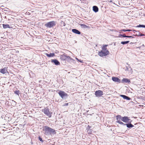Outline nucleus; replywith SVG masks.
Wrapping results in <instances>:
<instances>
[{"instance_id": "6ab92c4d", "label": "nucleus", "mask_w": 145, "mask_h": 145, "mask_svg": "<svg viewBox=\"0 0 145 145\" xmlns=\"http://www.w3.org/2000/svg\"><path fill=\"white\" fill-rule=\"evenodd\" d=\"M3 27L4 29H6L7 28H10V26L8 24H3Z\"/></svg>"}, {"instance_id": "f257e3e1", "label": "nucleus", "mask_w": 145, "mask_h": 145, "mask_svg": "<svg viewBox=\"0 0 145 145\" xmlns=\"http://www.w3.org/2000/svg\"><path fill=\"white\" fill-rule=\"evenodd\" d=\"M44 133L46 135H54L56 133V131L49 127L46 126H44L42 129Z\"/></svg>"}, {"instance_id": "58836bf2", "label": "nucleus", "mask_w": 145, "mask_h": 145, "mask_svg": "<svg viewBox=\"0 0 145 145\" xmlns=\"http://www.w3.org/2000/svg\"><path fill=\"white\" fill-rule=\"evenodd\" d=\"M143 46V47H144V44H143L142 46Z\"/></svg>"}, {"instance_id": "a211bd4d", "label": "nucleus", "mask_w": 145, "mask_h": 145, "mask_svg": "<svg viewBox=\"0 0 145 145\" xmlns=\"http://www.w3.org/2000/svg\"><path fill=\"white\" fill-rule=\"evenodd\" d=\"M93 11L95 12H97L99 10L98 7L95 6H94L93 7Z\"/></svg>"}, {"instance_id": "cd10ccee", "label": "nucleus", "mask_w": 145, "mask_h": 145, "mask_svg": "<svg viewBox=\"0 0 145 145\" xmlns=\"http://www.w3.org/2000/svg\"><path fill=\"white\" fill-rule=\"evenodd\" d=\"M20 91L19 90L16 91H14V93L15 94L19 95Z\"/></svg>"}, {"instance_id": "a878e982", "label": "nucleus", "mask_w": 145, "mask_h": 145, "mask_svg": "<svg viewBox=\"0 0 145 145\" xmlns=\"http://www.w3.org/2000/svg\"><path fill=\"white\" fill-rule=\"evenodd\" d=\"M121 31H124V32H126V31H132V30H131V29H123L121 30Z\"/></svg>"}, {"instance_id": "4468645a", "label": "nucleus", "mask_w": 145, "mask_h": 145, "mask_svg": "<svg viewBox=\"0 0 145 145\" xmlns=\"http://www.w3.org/2000/svg\"><path fill=\"white\" fill-rule=\"evenodd\" d=\"M46 56L49 57H53L55 56V54L54 53H50L49 54L46 53Z\"/></svg>"}, {"instance_id": "2eb2a0df", "label": "nucleus", "mask_w": 145, "mask_h": 145, "mask_svg": "<svg viewBox=\"0 0 145 145\" xmlns=\"http://www.w3.org/2000/svg\"><path fill=\"white\" fill-rule=\"evenodd\" d=\"M122 83H130V80L127 78H123L122 80Z\"/></svg>"}, {"instance_id": "aec40b11", "label": "nucleus", "mask_w": 145, "mask_h": 145, "mask_svg": "<svg viewBox=\"0 0 145 145\" xmlns=\"http://www.w3.org/2000/svg\"><path fill=\"white\" fill-rule=\"evenodd\" d=\"M138 32L139 33H138V34H136L135 35H133V36H145V34H140V32L139 31H138Z\"/></svg>"}, {"instance_id": "f3484780", "label": "nucleus", "mask_w": 145, "mask_h": 145, "mask_svg": "<svg viewBox=\"0 0 145 145\" xmlns=\"http://www.w3.org/2000/svg\"><path fill=\"white\" fill-rule=\"evenodd\" d=\"M122 117H121L120 115H118L116 116V119L117 120L116 121H120V120H121L122 121V118H123Z\"/></svg>"}, {"instance_id": "f704fd0d", "label": "nucleus", "mask_w": 145, "mask_h": 145, "mask_svg": "<svg viewBox=\"0 0 145 145\" xmlns=\"http://www.w3.org/2000/svg\"><path fill=\"white\" fill-rule=\"evenodd\" d=\"M119 36L120 37H122L123 35L121 34H120Z\"/></svg>"}, {"instance_id": "ddd939ff", "label": "nucleus", "mask_w": 145, "mask_h": 145, "mask_svg": "<svg viewBox=\"0 0 145 145\" xmlns=\"http://www.w3.org/2000/svg\"><path fill=\"white\" fill-rule=\"evenodd\" d=\"M120 96L123 97V99H126L127 100H129L131 99V98L130 97L124 95H121Z\"/></svg>"}, {"instance_id": "473e14b6", "label": "nucleus", "mask_w": 145, "mask_h": 145, "mask_svg": "<svg viewBox=\"0 0 145 145\" xmlns=\"http://www.w3.org/2000/svg\"><path fill=\"white\" fill-rule=\"evenodd\" d=\"M68 103H65L64 105V106H68Z\"/></svg>"}, {"instance_id": "9d476101", "label": "nucleus", "mask_w": 145, "mask_h": 145, "mask_svg": "<svg viewBox=\"0 0 145 145\" xmlns=\"http://www.w3.org/2000/svg\"><path fill=\"white\" fill-rule=\"evenodd\" d=\"M0 72L3 74H5L8 72L7 67H5L0 69Z\"/></svg>"}, {"instance_id": "1a4fd4ad", "label": "nucleus", "mask_w": 145, "mask_h": 145, "mask_svg": "<svg viewBox=\"0 0 145 145\" xmlns=\"http://www.w3.org/2000/svg\"><path fill=\"white\" fill-rule=\"evenodd\" d=\"M130 119H129V117L127 116H124L123 117L122 121L125 123H129V122Z\"/></svg>"}, {"instance_id": "5701e85b", "label": "nucleus", "mask_w": 145, "mask_h": 145, "mask_svg": "<svg viewBox=\"0 0 145 145\" xmlns=\"http://www.w3.org/2000/svg\"><path fill=\"white\" fill-rule=\"evenodd\" d=\"M116 122L119 123L120 124L123 125H126V124L124 123H123L121 121H116Z\"/></svg>"}, {"instance_id": "bb28decb", "label": "nucleus", "mask_w": 145, "mask_h": 145, "mask_svg": "<svg viewBox=\"0 0 145 145\" xmlns=\"http://www.w3.org/2000/svg\"><path fill=\"white\" fill-rule=\"evenodd\" d=\"M137 27H144L145 28V25H139L137 26Z\"/></svg>"}, {"instance_id": "423d86ee", "label": "nucleus", "mask_w": 145, "mask_h": 145, "mask_svg": "<svg viewBox=\"0 0 145 145\" xmlns=\"http://www.w3.org/2000/svg\"><path fill=\"white\" fill-rule=\"evenodd\" d=\"M58 94L61 98L63 99H66L68 96L65 92L63 91H60Z\"/></svg>"}, {"instance_id": "c85d7f7f", "label": "nucleus", "mask_w": 145, "mask_h": 145, "mask_svg": "<svg viewBox=\"0 0 145 145\" xmlns=\"http://www.w3.org/2000/svg\"><path fill=\"white\" fill-rule=\"evenodd\" d=\"M38 138L39 140L41 142H43V141L42 140V138H41L40 136H39Z\"/></svg>"}, {"instance_id": "412c9836", "label": "nucleus", "mask_w": 145, "mask_h": 145, "mask_svg": "<svg viewBox=\"0 0 145 145\" xmlns=\"http://www.w3.org/2000/svg\"><path fill=\"white\" fill-rule=\"evenodd\" d=\"M80 26L82 28H89V27L88 26L83 24H81Z\"/></svg>"}, {"instance_id": "f8f14e48", "label": "nucleus", "mask_w": 145, "mask_h": 145, "mask_svg": "<svg viewBox=\"0 0 145 145\" xmlns=\"http://www.w3.org/2000/svg\"><path fill=\"white\" fill-rule=\"evenodd\" d=\"M72 31L73 33L79 35L81 34L80 32L76 29H72Z\"/></svg>"}, {"instance_id": "c9c22d12", "label": "nucleus", "mask_w": 145, "mask_h": 145, "mask_svg": "<svg viewBox=\"0 0 145 145\" xmlns=\"http://www.w3.org/2000/svg\"><path fill=\"white\" fill-rule=\"evenodd\" d=\"M63 25L64 26H65V23H64V22L63 23Z\"/></svg>"}, {"instance_id": "e433bc0d", "label": "nucleus", "mask_w": 145, "mask_h": 145, "mask_svg": "<svg viewBox=\"0 0 145 145\" xmlns=\"http://www.w3.org/2000/svg\"><path fill=\"white\" fill-rule=\"evenodd\" d=\"M134 32V31H136V32H137V31H136L135 30H132Z\"/></svg>"}, {"instance_id": "72a5a7b5", "label": "nucleus", "mask_w": 145, "mask_h": 145, "mask_svg": "<svg viewBox=\"0 0 145 145\" xmlns=\"http://www.w3.org/2000/svg\"><path fill=\"white\" fill-rule=\"evenodd\" d=\"M90 127H91L90 126H89V125L88 126V129H89Z\"/></svg>"}, {"instance_id": "9b49d317", "label": "nucleus", "mask_w": 145, "mask_h": 145, "mask_svg": "<svg viewBox=\"0 0 145 145\" xmlns=\"http://www.w3.org/2000/svg\"><path fill=\"white\" fill-rule=\"evenodd\" d=\"M51 61L52 63H53L56 65H59L60 64V63L59 62L57 59H52Z\"/></svg>"}, {"instance_id": "ea45409f", "label": "nucleus", "mask_w": 145, "mask_h": 145, "mask_svg": "<svg viewBox=\"0 0 145 145\" xmlns=\"http://www.w3.org/2000/svg\"><path fill=\"white\" fill-rule=\"evenodd\" d=\"M143 46V47H144V44H143L142 46Z\"/></svg>"}, {"instance_id": "2f4dec72", "label": "nucleus", "mask_w": 145, "mask_h": 145, "mask_svg": "<svg viewBox=\"0 0 145 145\" xmlns=\"http://www.w3.org/2000/svg\"><path fill=\"white\" fill-rule=\"evenodd\" d=\"M127 38H133L134 37H132V36H127Z\"/></svg>"}, {"instance_id": "b1692460", "label": "nucleus", "mask_w": 145, "mask_h": 145, "mask_svg": "<svg viewBox=\"0 0 145 145\" xmlns=\"http://www.w3.org/2000/svg\"><path fill=\"white\" fill-rule=\"evenodd\" d=\"M129 42V41H122L121 42V44H125L127 43H128Z\"/></svg>"}, {"instance_id": "37998d69", "label": "nucleus", "mask_w": 145, "mask_h": 145, "mask_svg": "<svg viewBox=\"0 0 145 145\" xmlns=\"http://www.w3.org/2000/svg\"><path fill=\"white\" fill-rule=\"evenodd\" d=\"M144 16H145V14Z\"/></svg>"}, {"instance_id": "20e7f679", "label": "nucleus", "mask_w": 145, "mask_h": 145, "mask_svg": "<svg viewBox=\"0 0 145 145\" xmlns=\"http://www.w3.org/2000/svg\"><path fill=\"white\" fill-rule=\"evenodd\" d=\"M42 111L43 112L44 114L46 115L48 117L50 118L51 116V113L49 111V109L47 108H44L42 110Z\"/></svg>"}, {"instance_id": "7ed1b4c3", "label": "nucleus", "mask_w": 145, "mask_h": 145, "mask_svg": "<svg viewBox=\"0 0 145 145\" xmlns=\"http://www.w3.org/2000/svg\"><path fill=\"white\" fill-rule=\"evenodd\" d=\"M56 25V22L54 21L48 22L45 24V26L47 27L51 28Z\"/></svg>"}, {"instance_id": "dca6fc26", "label": "nucleus", "mask_w": 145, "mask_h": 145, "mask_svg": "<svg viewBox=\"0 0 145 145\" xmlns=\"http://www.w3.org/2000/svg\"><path fill=\"white\" fill-rule=\"evenodd\" d=\"M129 123L126 124V125L127 127L129 128H132L134 126L131 123V121L129 122Z\"/></svg>"}, {"instance_id": "39448f33", "label": "nucleus", "mask_w": 145, "mask_h": 145, "mask_svg": "<svg viewBox=\"0 0 145 145\" xmlns=\"http://www.w3.org/2000/svg\"><path fill=\"white\" fill-rule=\"evenodd\" d=\"M60 58L63 61L69 60L71 59L70 56H67L65 54L61 55L60 56Z\"/></svg>"}, {"instance_id": "f03ea898", "label": "nucleus", "mask_w": 145, "mask_h": 145, "mask_svg": "<svg viewBox=\"0 0 145 145\" xmlns=\"http://www.w3.org/2000/svg\"><path fill=\"white\" fill-rule=\"evenodd\" d=\"M108 45H105L102 47V50L98 52V55L100 57L106 56L109 55V52L107 50L106 47Z\"/></svg>"}, {"instance_id": "6e6552de", "label": "nucleus", "mask_w": 145, "mask_h": 145, "mask_svg": "<svg viewBox=\"0 0 145 145\" xmlns=\"http://www.w3.org/2000/svg\"><path fill=\"white\" fill-rule=\"evenodd\" d=\"M112 80L114 82L118 83H120L121 82L120 80L118 78L116 77H112Z\"/></svg>"}, {"instance_id": "a19ab883", "label": "nucleus", "mask_w": 145, "mask_h": 145, "mask_svg": "<svg viewBox=\"0 0 145 145\" xmlns=\"http://www.w3.org/2000/svg\"><path fill=\"white\" fill-rule=\"evenodd\" d=\"M140 47H139L138 48H140Z\"/></svg>"}, {"instance_id": "4c0bfd02", "label": "nucleus", "mask_w": 145, "mask_h": 145, "mask_svg": "<svg viewBox=\"0 0 145 145\" xmlns=\"http://www.w3.org/2000/svg\"><path fill=\"white\" fill-rule=\"evenodd\" d=\"M112 2V1L111 0H110V1H109V2Z\"/></svg>"}, {"instance_id": "7c9ffc66", "label": "nucleus", "mask_w": 145, "mask_h": 145, "mask_svg": "<svg viewBox=\"0 0 145 145\" xmlns=\"http://www.w3.org/2000/svg\"><path fill=\"white\" fill-rule=\"evenodd\" d=\"M127 36L125 34H123L122 37H127Z\"/></svg>"}, {"instance_id": "79ce46f5", "label": "nucleus", "mask_w": 145, "mask_h": 145, "mask_svg": "<svg viewBox=\"0 0 145 145\" xmlns=\"http://www.w3.org/2000/svg\"><path fill=\"white\" fill-rule=\"evenodd\" d=\"M138 33H138V34H138Z\"/></svg>"}, {"instance_id": "393cba45", "label": "nucleus", "mask_w": 145, "mask_h": 145, "mask_svg": "<svg viewBox=\"0 0 145 145\" xmlns=\"http://www.w3.org/2000/svg\"><path fill=\"white\" fill-rule=\"evenodd\" d=\"M87 132L89 135L91 134L92 133V130L91 129H88V130Z\"/></svg>"}, {"instance_id": "4be33fe9", "label": "nucleus", "mask_w": 145, "mask_h": 145, "mask_svg": "<svg viewBox=\"0 0 145 145\" xmlns=\"http://www.w3.org/2000/svg\"><path fill=\"white\" fill-rule=\"evenodd\" d=\"M3 11L5 13H6L7 12L10 11V10L7 8H4V9L3 10Z\"/></svg>"}, {"instance_id": "c756f323", "label": "nucleus", "mask_w": 145, "mask_h": 145, "mask_svg": "<svg viewBox=\"0 0 145 145\" xmlns=\"http://www.w3.org/2000/svg\"><path fill=\"white\" fill-rule=\"evenodd\" d=\"M76 59L78 61H79L80 62L82 63L83 62V61L81 60H79L77 58H76Z\"/></svg>"}, {"instance_id": "0eeeda50", "label": "nucleus", "mask_w": 145, "mask_h": 145, "mask_svg": "<svg viewBox=\"0 0 145 145\" xmlns=\"http://www.w3.org/2000/svg\"><path fill=\"white\" fill-rule=\"evenodd\" d=\"M103 95L102 91L100 90L96 91L95 92V95L97 97H101Z\"/></svg>"}]
</instances>
